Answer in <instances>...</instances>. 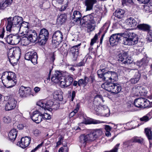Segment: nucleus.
<instances>
[{
	"mask_svg": "<svg viewBox=\"0 0 152 152\" xmlns=\"http://www.w3.org/2000/svg\"><path fill=\"white\" fill-rule=\"evenodd\" d=\"M62 80L60 82V86L61 87H66L71 85L73 80L72 77L69 75L62 77Z\"/></svg>",
	"mask_w": 152,
	"mask_h": 152,
	"instance_id": "obj_13",
	"label": "nucleus"
},
{
	"mask_svg": "<svg viewBox=\"0 0 152 152\" xmlns=\"http://www.w3.org/2000/svg\"><path fill=\"white\" fill-rule=\"evenodd\" d=\"M52 38L53 44L54 47H57L63 41L62 33L60 31H56L53 34Z\"/></svg>",
	"mask_w": 152,
	"mask_h": 152,
	"instance_id": "obj_8",
	"label": "nucleus"
},
{
	"mask_svg": "<svg viewBox=\"0 0 152 152\" xmlns=\"http://www.w3.org/2000/svg\"><path fill=\"white\" fill-rule=\"evenodd\" d=\"M91 110L94 113L98 115L101 116H107L109 115L110 110L105 105L95 106L92 105L90 107Z\"/></svg>",
	"mask_w": 152,
	"mask_h": 152,
	"instance_id": "obj_4",
	"label": "nucleus"
},
{
	"mask_svg": "<svg viewBox=\"0 0 152 152\" xmlns=\"http://www.w3.org/2000/svg\"><path fill=\"white\" fill-rule=\"evenodd\" d=\"M31 140V138L30 137H23L21 139L20 142H18L17 145L24 148L28 146Z\"/></svg>",
	"mask_w": 152,
	"mask_h": 152,
	"instance_id": "obj_17",
	"label": "nucleus"
},
{
	"mask_svg": "<svg viewBox=\"0 0 152 152\" xmlns=\"http://www.w3.org/2000/svg\"><path fill=\"white\" fill-rule=\"evenodd\" d=\"M43 144V142H42L40 144L38 145L37 147H36L33 150H32L31 152H35L37 149L41 147L42 145Z\"/></svg>",
	"mask_w": 152,
	"mask_h": 152,
	"instance_id": "obj_62",
	"label": "nucleus"
},
{
	"mask_svg": "<svg viewBox=\"0 0 152 152\" xmlns=\"http://www.w3.org/2000/svg\"><path fill=\"white\" fill-rule=\"evenodd\" d=\"M8 6V5L5 1L1 2L0 3V9H4Z\"/></svg>",
	"mask_w": 152,
	"mask_h": 152,
	"instance_id": "obj_57",
	"label": "nucleus"
},
{
	"mask_svg": "<svg viewBox=\"0 0 152 152\" xmlns=\"http://www.w3.org/2000/svg\"><path fill=\"white\" fill-rule=\"evenodd\" d=\"M61 52L63 55L66 56L68 54V50L64 47H62L61 49Z\"/></svg>",
	"mask_w": 152,
	"mask_h": 152,
	"instance_id": "obj_55",
	"label": "nucleus"
},
{
	"mask_svg": "<svg viewBox=\"0 0 152 152\" xmlns=\"http://www.w3.org/2000/svg\"><path fill=\"white\" fill-rule=\"evenodd\" d=\"M81 45V43H80L77 45L74 46L72 47L70 51V53L73 56L74 61H75L77 57L79 55V50L78 47Z\"/></svg>",
	"mask_w": 152,
	"mask_h": 152,
	"instance_id": "obj_23",
	"label": "nucleus"
},
{
	"mask_svg": "<svg viewBox=\"0 0 152 152\" xmlns=\"http://www.w3.org/2000/svg\"><path fill=\"white\" fill-rule=\"evenodd\" d=\"M13 36L12 34L7 35L6 37L4 38L8 44L11 45L12 40V37Z\"/></svg>",
	"mask_w": 152,
	"mask_h": 152,
	"instance_id": "obj_47",
	"label": "nucleus"
},
{
	"mask_svg": "<svg viewBox=\"0 0 152 152\" xmlns=\"http://www.w3.org/2000/svg\"><path fill=\"white\" fill-rule=\"evenodd\" d=\"M55 54L54 53H52L50 55V60L51 63H52L55 59Z\"/></svg>",
	"mask_w": 152,
	"mask_h": 152,
	"instance_id": "obj_61",
	"label": "nucleus"
},
{
	"mask_svg": "<svg viewBox=\"0 0 152 152\" xmlns=\"http://www.w3.org/2000/svg\"><path fill=\"white\" fill-rule=\"evenodd\" d=\"M17 134V131L15 129H13L10 132L8 136L10 140L13 141L16 138Z\"/></svg>",
	"mask_w": 152,
	"mask_h": 152,
	"instance_id": "obj_28",
	"label": "nucleus"
},
{
	"mask_svg": "<svg viewBox=\"0 0 152 152\" xmlns=\"http://www.w3.org/2000/svg\"><path fill=\"white\" fill-rule=\"evenodd\" d=\"M79 142L84 146L89 141L87 135L81 134L79 137Z\"/></svg>",
	"mask_w": 152,
	"mask_h": 152,
	"instance_id": "obj_26",
	"label": "nucleus"
},
{
	"mask_svg": "<svg viewBox=\"0 0 152 152\" xmlns=\"http://www.w3.org/2000/svg\"><path fill=\"white\" fill-rule=\"evenodd\" d=\"M62 77H64V76L62 75L61 72L57 71L52 76L51 80L54 83H58L59 82L60 84L61 81L62 80Z\"/></svg>",
	"mask_w": 152,
	"mask_h": 152,
	"instance_id": "obj_21",
	"label": "nucleus"
},
{
	"mask_svg": "<svg viewBox=\"0 0 152 152\" xmlns=\"http://www.w3.org/2000/svg\"><path fill=\"white\" fill-rule=\"evenodd\" d=\"M26 37L28 40L33 42H35L38 38L36 31L34 30H31L28 32Z\"/></svg>",
	"mask_w": 152,
	"mask_h": 152,
	"instance_id": "obj_20",
	"label": "nucleus"
},
{
	"mask_svg": "<svg viewBox=\"0 0 152 152\" xmlns=\"http://www.w3.org/2000/svg\"><path fill=\"white\" fill-rule=\"evenodd\" d=\"M137 28L144 31L148 32V34L147 39L150 42L152 41V37L150 32L151 26L146 24L142 23L138 24L137 26Z\"/></svg>",
	"mask_w": 152,
	"mask_h": 152,
	"instance_id": "obj_10",
	"label": "nucleus"
},
{
	"mask_svg": "<svg viewBox=\"0 0 152 152\" xmlns=\"http://www.w3.org/2000/svg\"><path fill=\"white\" fill-rule=\"evenodd\" d=\"M102 87L109 92L116 94L120 92L122 89L120 84L112 82H105L102 84Z\"/></svg>",
	"mask_w": 152,
	"mask_h": 152,
	"instance_id": "obj_3",
	"label": "nucleus"
},
{
	"mask_svg": "<svg viewBox=\"0 0 152 152\" xmlns=\"http://www.w3.org/2000/svg\"><path fill=\"white\" fill-rule=\"evenodd\" d=\"M12 39L11 45H15L19 43L20 40L21 38L18 35H13Z\"/></svg>",
	"mask_w": 152,
	"mask_h": 152,
	"instance_id": "obj_34",
	"label": "nucleus"
},
{
	"mask_svg": "<svg viewBox=\"0 0 152 152\" xmlns=\"http://www.w3.org/2000/svg\"><path fill=\"white\" fill-rule=\"evenodd\" d=\"M102 123V121L101 122L99 120H94L92 119H89L86 120L85 122V124H97Z\"/></svg>",
	"mask_w": 152,
	"mask_h": 152,
	"instance_id": "obj_36",
	"label": "nucleus"
},
{
	"mask_svg": "<svg viewBox=\"0 0 152 152\" xmlns=\"http://www.w3.org/2000/svg\"><path fill=\"white\" fill-rule=\"evenodd\" d=\"M133 62V60L132 59H131L130 58H128V57L125 60V61H124L123 62V63L124 64L126 65H129L131 64Z\"/></svg>",
	"mask_w": 152,
	"mask_h": 152,
	"instance_id": "obj_50",
	"label": "nucleus"
},
{
	"mask_svg": "<svg viewBox=\"0 0 152 152\" xmlns=\"http://www.w3.org/2000/svg\"><path fill=\"white\" fill-rule=\"evenodd\" d=\"M138 41V37L134 38H129L128 39L126 37H124L123 38V42L122 43L125 45H132L137 44Z\"/></svg>",
	"mask_w": 152,
	"mask_h": 152,
	"instance_id": "obj_19",
	"label": "nucleus"
},
{
	"mask_svg": "<svg viewBox=\"0 0 152 152\" xmlns=\"http://www.w3.org/2000/svg\"><path fill=\"white\" fill-rule=\"evenodd\" d=\"M82 17L81 14L78 11H75L70 17V19L72 22L74 23L80 21Z\"/></svg>",
	"mask_w": 152,
	"mask_h": 152,
	"instance_id": "obj_24",
	"label": "nucleus"
},
{
	"mask_svg": "<svg viewBox=\"0 0 152 152\" xmlns=\"http://www.w3.org/2000/svg\"><path fill=\"white\" fill-rule=\"evenodd\" d=\"M132 141L133 142H138L140 144H142L143 143V139L140 137H135L132 139Z\"/></svg>",
	"mask_w": 152,
	"mask_h": 152,
	"instance_id": "obj_43",
	"label": "nucleus"
},
{
	"mask_svg": "<svg viewBox=\"0 0 152 152\" xmlns=\"http://www.w3.org/2000/svg\"><path fill=\"white\" fill-rule=\"evenodd\" d=\"M96 0H85V4L86 6V11H90L93 9L94 5L96 4Z\"/></svg>",
	"mask_w": 152,
	"mask_h": 152,
	"instance_id": "obj_25",
	"label": "nucleus"
},
{
	"mask_svg": "<svg viewBox=\"0 0 152 152\" xmlns=\"http://www.w3.org/2000/svg\"><path fill=\"white\" fill-rule=\"evenodd\" d=\"M101 33V31L100 30L99 31V32L97 34H96L95 35L94 37L91 39V42L90 43V45L91 46L93 45L96 42V40L98 38V36Z\"/></svg>",
	"mask_w": 152,
	"mask_h": 152,
	"instance_id": "obj_45",
	"label": "nucleus"
},
{
	"mask_svg": "<svg viewBox=\"0 0 152 152\" xmlns=\"http://www.w3.org/2000/svg\"><path fill=\"white\" fill-rule=\"evenodd\" d=\"M58 20H59L60 23H62L66 21V19L64 15H62L59 16Z\"/></svg>",
	"mask_w": 152,
	"mask_h": 152,
	"instance_id": "obj_49",
	"label": "nucleus"
},
{
	"mask_svg": "<svg viewBox=\"0 0 152 152\" xmlns=\"http://www.w3.org/2000/svg\"><path fill=\"white\" fill-rule=\"evenodd\" d=\"M9 58V61L10 63L12 65L16 64V63L18 62V57H15L13 56L12 57H8Z\"/></svg>",
	"mask_w": 152,
	"mask_h": 152,
	"instance_id": "obj_44",
	"label": "nucleus"
},
{
	"mask_svg": "<svg viewBox=\"0 0 152 152\" xmlns=\"http://www.w3.org/2000/svg\"><path fill=\"white\" fill-rule=\"evenodd\" d=\"M6 78L5 80L3 79L4 73H3L1 77L2 82L5 87L7 88H12L16 84L17 80L15 79L16 76L14 73L12 72H7Z\"/></svg>",
	"mask_w": 152,
	"mask_h": 152,
	"instance_id": "obj_2",
	"label": "nucleus"
},
{
	"mask_svg": "<svg viewBox=\"0 0 152 152\" xmlns=\"http://www.w3.org/2000/svg\"><path fill=\"white\" fill-rule=\"evenodd\" d=\"M105 129L106 131H110L112 129V128L109 125H106L105 126Z\"/></svg>",
	"mask_w": 152,
	"mask_h": 152,
	"instance_id": "obj_64",
	"label": "nucleus"
},
{
	"mask_svg": "<svg viewBox=\"0 0 152 152\" xmlns=\"http://www.w3.org/2000/svg\"><path fill=\"white\" fill-rule=\"evenodd\" d=\"M151 115V113H150L140 118V121L143 122H147L152 118Z\"/></svg>",
	"mask_w": 152,
	"mask_h": 152,
	"instance_id": "obj_37",
	"label": "nucleus"
},
{
	"mask_svg": "<svg viewBox=\"0 0 152 152\" xmlns=\"http://www.w3.org/2000/svg\"><path fill=\"white\" fill-rule=\"evenodd\" d=\"M42 116H43V119L49 120L51 118V116L50 114L47 113L42 114Z\"/></svg>",
	"mask_w": 152,
	"mask_h": 152,
	"instance_id": "obj_52",
	"label": "nucleus"
},
{
	"mask_svg": "<svg viewBox=\"0 0 152 152\" xmlns=\"http://www.w3.org/2000/svg\"><path fill=\"white\" fill-rule=\"evenodd\" d=\"M17 101L13 98L10 97L5 106V109L6 111H9L13 109L16 106Z\"/></svg>",
	"mask_w": 152,
	"mask_h": 152,
	"instance_id": "obj_14",
	"label": "nucleus"
},
{
	"mask_svg": "<svg viewBox=\"0 0 152 152\" xmlns=\"http://www.w3.org/2000/svg\"><path fill=\"white\" fill-rule=\"evenodd\" d=\"M87 135L89 141H93L97 138L92 131L89 134H87Z\"/></svg>",
	"mask_w": 152,
	"mask_h": 152,
	"instance_id": "obj_41",
	"label": "nucleus"
},
{
	"mask_svg": "<svg viewBox=\"0 0 152 152\" xmlns=\"http://www.w3.org/2000/svg\"><path fill=\"white\" fill-rule=\"evenodd\" d=\"M59 104L57 103H55L53 104L52 107L50 108L51 109V111L52 110H56L58 109L59 107Z\"/></svg>",
	"mask_w": 152,
	"mask_h": 152,
	"instance_id": "obj_60",
	"label": "nucleus"
},
{
	"mask_svg": "<svg viewBox=\"0 0 152 152\" xmlns=\"http://www.w3.org/2000/svg\"><path fill=\"white\" fill-rule=\"evenodd\" d=\"M127 107L129 109H131V111H133L134 110L132 108L134 107V104H133L131 102H129L127 103Z\"/></svg>",
	"mask_w": 152,
	"mask_h": 152,
	"instance_id": "obj_54",
	"label": "nucleus"
},
{
	"mask_svg": "<svg viewBox=\"0 0 152 152\" xmlns=\"http://www.w3.org/2000/svg\"><path fill=\"white\" fill-rule=\"evenodd\" d=\"M41 133L40 131L37 129H35L33 131V133L35 136H37Z\"/></svg>",
	"mask_w": 152,
	"mask_h": 152,
	"instance_id": "obj_63",
	"label": "nucleus"
},
{
	"mask_svg": "<svg viewBox=\"0 0 152 152\" xmlns=\"http://www.w3.org/2000/svg\"><path fill=\"white\" fill-rule=\"evenodd\" d=\"M49 33L47 30L43 28L40 31L38 38V41L41 45L46 44L49 37Z\"/></svg>",
	"mask_w": 152,
	"mask_h": 152,
	"instance_id": "obj_9",
	"label": "nucleus"
},
{
	"mask_svg": "<svg viewBox=\"0 0 152 152\" xmlns=\"http://www.w3.org/2000/svg\"><path fill=\"white\" fill-rule=\"evenodd\" d=\"M29 23L26 22L22 21V23L20 25L19 30H21L23 32H26L28 28Z\"/></svg>",
	"mask_w": 152,
	"mask_h": 152,
	"instance_id": "obj_30",
	"label": "nucleus"
},
{
	"mask_svg": "<svg viewBox=\"0 0 152 152\" xmlns=\"http://www.w3.org/2000/svg\"><path fill=\"white\" fill-rule=\"evenodd\" d=\"M42 114L40 111H37L33 112L31 116L32 120L37 124H39L42 120Z\"/></svg>",
	"mask_w": 152,
	"mask_h": 152,
	"instance_id": "obj_16",
	"label": "nucleus"
},
{
	"mask_svg": "<svg viewBox=\"0 0 152 152\" xmlns=\"http://www.w3.org/2000/svg\"><path fill=\"white\" fill-rule=\"evenodd\" d=\"M136 91L138 92L139 93L141 94V93H142L144 92V88L142 87L138 86L136 88Z\"/></svg>",
	"mask_w": 152,
	"mask_h": 152,
	"instance_id": "obj_56",
	"label": "nucleus"
},
{
	"mask_svg": "<svg viewBox=\"0 0 152 152\" xmlns=\"http://www.w3.org/2000/svg\"><path fill=\"white\" fill-rule=\"evenodd\" d=\"M53 96L56 98V99L60 101L61 100L63 99L62 95L61 94H59L57 92H55L53 94Z\"/></svg>",
	"mask_w": 152,
	"mask_h": 152,
	"instance_id": "obj_51",
	"label": "nucleus"
},
{
	"mask_svg": "<svg viewBox=\"0 0 152 152\" xmlns=\"http://www.w3.org/2000/svg\"><path fill=\"white\" fill-rule=\"evenodd\" d=\"M10 17L7 18V24L6 26L7 31L11 32L12 29L13 30H15L17 32L19 31V27L23 21V18L22 17L15 16L12 18Z\"/></svg>",
	"mask_w": 152,
	"mask_h": 152,
	"instance_id": "obj_1",
	"label": "nucleus"
},
{
	"mask_svg": "<svg viewBox=\"0 0 152 152\" xmlns=\"http://www.w3.org/2000/svg\"><path fill=\"white\" fill-rule=\"evenodd\" d=\"M110 71L104 73L103 80L105 81H110Z\"/></svg>",
	"mask_w": 152,
	"mask_h": 152,
	"instance_id": "obj_42",
	"label": "nucleus"
},
{
	"mask_svg": "<svg viewBox=\"0 0 152 152\" xmlns=\"http://www.w3.org/2000/svg\"><path fill=\"white\" fill-rule=\"evenodd\" d=\"M31 90L29 87H25L21 86L20 88L19 93L21 97H26L32 94Z\"/></svg>",
	"mask_w": 152,
	"mask_h": 152,
	"instance_id": "obj_15",
	"label": "nucleus"
},
{
	"mask_svg": "<svg viewBox=\"0 0 152 152\" xmlns=\"http://www.w3.org/2000/svg\"><path fill=\"white\" fill-rule=\"evenodd\" d=\"M119 145V144H117L115 146L113 149L109 151H107L105 152H118V147Z\"/></svg>",
	"mask_w": 152,
	"mask_h": 152,
	"instance_id": "obj_58",
	"label": "nucleus"
},
{
	"mask_svg": "<svg viewBox=\"0 0 152 152\" xmlns=\"http://www.w3.org/2000/svg\"><path fill=\"white\" fill-rule=\"evenodd\" d=\"M88 80V78L87 77H85V79H80L78 80V86H83L84 87L87 84Z\"/></svg>",
	"mask_w": 152,
	"mask_h": 152,
	"instance_id": "obj_39",
	"label": "nucleus"
},
{
	"mask_svg": "<svg viewBox=\"0 0 152 152\" xmlns=\"http://www.w3.org/2000/svg\"><path fill=\"white\" fill-rule=\"evenodd\" d=\"M130 72L134 75V76L133 78H131L130 80V82L133 84L136 83L140 79V74L139 73L138 70L137 69H132L131 70Z\"/></svg>",
	"mask_w": 152,
	"mask_h": 152,
	"instance_id": "obj_18",
	"label": "nucleus"
},
{
	"mask_svg": "<svg viewBox=\"0 0 152 152\" xmlns=\"http://www.w3.org/2000/svg\"><path fill=\"white\" fill-rule=\"evenodd\" d=\"M145 132L146 135L149 140L150 148L151 146V143L150 140L152 139V132L151 128H145Z\"/></svg>",
	"mask_w": 152,
	"mask_h": 152,
	"instance_id": "obj_31",
	"label": "nucleus"
},
{
	"mask_svg": "<svg viewBox=\"0 0 152 152\" xmlns=\"http://www.w3.org/2000/svg\"><path fill=\"white\" fill-rule=\"evenodd\" d=\"M3 120L5 123H8L11 122V118L9 116H5L4 117Z\"/></svg>",
	"mask_w": 152,
	"mask_h": 152,
	"instance_id": "obj_59",
	"label": "nucleus"
},
{
	"mask_svg": "<svg viewBox=\"0 0 152 152\" xmlns=\"http://www.w3.org/2000/svg\"><path fill=\"white\" fill-rule=\"evenodd\" d=\"M127 24L130 27H134L137 24V22L134 18L130 17L126 20Z\"/></svg>",
	"mask_w": 152,
	"mask_h": 152,
	"instance_id": "obj_29",
	"label": "nucleus"
},
{
	"mask_svg": "<svg viewBox=\"0 0 152 152\" xmlns=\"http://www.w3.org/2000/svg\"><path fill=\"white\" fill-rule=\"evenodd\" d=\"M115 13L116 17L119 19H121L124 17L125 11L123 10L119 9L116 10Z\"/></svg>",
	"mask_w": 152,
	"mask_h": 152,
	"instance_id": "obj_32",
	"label": "nucleus"
},
{
	"mask_svg": "<svg viewBox=\"0 0 152 152\" xmlns=\"http://www.w3.org/2000/svg\"><path fill=\"white\" fill-rule=\"evenodd\" d=\"M20 54V49L19 48H12L10 49L8 53V57L13 56L18 57Z\"/></svg>",
	"mask_w": 152,
	"mask_h": 152,
	"instance_id": "obj_22",
	"label": "nucleus"
},
{
	"mask_svg": "<svg viewBox=\"0 0 152 152\" xmlns=\"http://www.w3.org/2000/svg\"><path fill=\"white\" fill-rule=\"evenodd\" d=\"M94 14L92 13L86 16H84L80 20V23L83 26L88 29H91V24L94 23Z\"/></svg>",
	"mask_w": 152,
	"mask_h": 152,
	"instance_id": "obj_5",
	"label": "nucleus"
},
{
	"mask_svg": "<svg viewBox=\"0 0 152 152\" xmlns=\"http://www.w3.org/2000/svg\"><path fill=\"white\" fill-rule=\"evenodd\" d=\"M53 103L54 102L50 100L47 102H45L43 101H40L37 102V105L40 107L42 108V110H47L49 111H51L50 108L52 107Z\"/></svg>",
	"mask_w": 152,
	"mask_h": 152,
	"instance_id": "obj_11",
	"label": "nucleus"
},
{
	"mask_svg": "<svg viewBox=\"0 0 152 152\" xmlns=\"http://www.w3.org/2000/svg\"><path fill=\"white\" fill-rule=\"evenodd\" d=\"M148 61L147 58H144L140 61H138L137 62V65L139 67L142 66H145L147 64Z\"/></svg>",
	"mask_w": 152,
	"mask_h": 152,
	"instance_id": "obj_35",
	"label": "nucleus"
},
{
	"mask_svg": "<svg viewBox=\"0 0 152 152\" xmlns=\"http://www.w3.org/2000/svg\"><path fill=\"white\" fill-rule=\"evenodd\" d=\"M104 71L103 72H102L101 70H98L97 72L99 77L102 78L103 80L104 78Z\"/></svg>",
	"mask_w": 152,
	"mask_h": 152,
	"instance_id": "obj_53",
	"label": "nucleus"
},
{
	"mask_svg": "<svg viewBox=\"0 0 152 152\" xmlns=\"http://www.w3.org/2000/svg\"><path fill=\"white\" fill-rule=\"evenodd\" d=\"M25 58L27 60H30L34 64L37 62V53L34 51L28 52L25 56Z\"/></svg>",
	"mask_w": 152,
	"mask_h": 152,
	"instance_id": "obj_12",
	"label": "nucleus"
},
{
	"mask_svg": "<svg viewBox=\"0 0 152 152\" xmlns=\"http://www.w3.org/2000/svg\"><path fill=\"white\" fill-rule=\"evenodd\" d=\"M133 142L132 141V139L129 140L125 141L124 143V146L127 147L128 148H131L132 145V143Z\"/></svg>",
	"mask_w": 152,
	"mask_h": 152,
	"instance_id": "obj_48",
	"label": "nucleus"
},
{
	"mask_svg": "<svg viewBox=\"0 0 152 152\" xmlns=\"http://www.w3.org/2000/svg\"><path fill=\"white\" fill-rule=\"evenodd\" d=\"M126 35V33H120L112 34L110 37L109 41L110 45L112 46L116 45L118 42Z\"/></svg>",
	"mask_w": 152,
	"mask_h": 152,
	"instance_id": "obj_7",
	"label": "nucleus"
},
{
	"mask_svg": "<svg viewBox=\"0 0 152 152\" xmlns=\"http://www.w3.org/2000/svg\"><path fill=\"white\" fill-rule=\"evenodd\" d=\"M152 104L151 102H150L148 100L142 98H137L135 99L134 102V106L137 107H150Z\"/></svg>",
	"mask_w": 152,
	"mask_h": 152,
	"instance_id": "obj_6",
	"label": "nucleus"
},
{
	"mask_svg": "<svg viewBox=\"0 0 152 152\" xmlns=\"http://www.w3.org/2000/svg\"><path fill=\"white\" fill-rule=\"evenodd\" d=\"M94 135L96 138L98 137L102 134V129H96L92 131Z\"/></svg>",
	"mask_w": 152,
	"mask_h": 152,
	"instance_id": "obj_40",
	"label": "nucleus"
},
{
	"mask_svg": "<svg viewBox=\"0 0 152 152\" xmlns=\"http://www.w3.org/2000/svg\"><path fill=\"white\" fill-rule=\"evenodd\" d=\"M124 33H126V35H125V37H126V36H127V38L129 39V38H134L135 37H138L136 34L133 33H131L130 32L129 33H128L127 32H124Z\"/></svg>",
	"mask_w": 152,
	"mask_h": 152,
	"instance_id": "obj_46",
	"label": "nucleus"
},
{
	"mask_svg": "<svg viewBox=\"0 0 152 152\" xmlns=\"http://www.w3.org/2000/svg\"><path fill=\"white\" fill-rule=\"evenodd\" d=\"M110 81L111 82L116 81L118 80V75L114 71H110Z\"/></svg>",
	"mask_w": 152,
	"mask_h": 152,
	"instance_id": "obj_38",
	"label": "nucleus"
},
{
	"mask_svg": "<svg viewBox=\"0 0 152 152\" xmlns=\"http://www.w3.org/2000/svg\"><path fill=\"white\" fill-rule=\"evenodd\" d=\"M128 53L127 52H123L118 54V61L121 62L124 61L128 57Z\"/></svg>",
	"mask_w": 152,
	"mask_h": 152,
	"instance_id": "obj_33",
	"label": "nucleus"
},
{
	"mask_svg": "<svg viewBox=\"0 0 152 152\" xmlns=\"http://www.w3.org/2000/svg\"><path fill=\"white\" fill-rule=\"evenodd\" d=\"M102 101L104 102L102 96L99 95H96L94 98L93 105L95 106L102 105L100 104Z\"/></svg>",
	"mask_w": 152,
	"mask_h": 152,
	"instance_id": "obj_27",
	"label": "nucleus"
}]
</instances>
